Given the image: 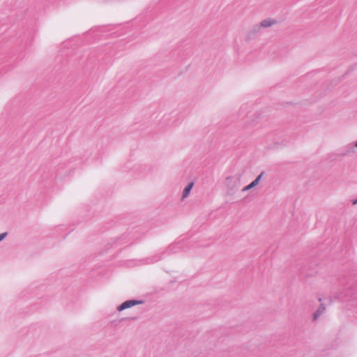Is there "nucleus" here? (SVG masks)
Instances as JSON below:
<instances>
[{"mask_svg":"<svg viewBox=\"0 0 357 357\" xmlns=\"http://www.w3.org/2000/svg\"><path fill=\"white\" fill-rule=\"evenodd\" d=\"M137 303H139V302H137V301H128L123 303L121 305H119V307H118V310L119 311H121V310H123L128 307H132Z\"/></svg>","mask_w":357,"mask_h":357,"instance_id":"1","label":"nucleus"},{"mask_svg":"<svg viewBox=\"0 0 357 357\" xmlns=\"http://www.w3.org/2000/svg\"><path fill=\"white\" fill-rule=\"evenodd\" d=\"M261 174L255 179L254 180L250 185H248V186H246L245 188H244V190H249L253 187H255V185H257L261 178Z\"/></svg>","mask_w":357,"mask_h":357,"instance_id":"2","label":"nucleus"},{"mask_svg":"<svg viewBox=\"0 0 357 357\" xmlns=\"http://www.w3.org/2000/svg\"><path fill=\"white\" fill-rule=\"evenodd\" d=\"M192 186H193V183H190L185 187V188L184 189L183 192V198H185V197H186L188 195V194L190 193Z\"/></svg>","mask_w":357,"mask_h":357,"instance_id":"3","label":"nucleus"},{"mask_svg":"<svg viewBox=\"0 0 357 357\" xmlns=\"http://www.w3.org/2000/svg\"><path fill=\"white\" fill-rule=\"evenodd\" d=\"M273 24L271 20H266L261 22V24L262 26H270Z\"/></svg>","mask_w":357,"mask_h":357,"instance_id":"4","label":"nucleus"},{"mask_svg":"<svg viewBox=\"0 0 357 357\" xmlns=\"http://www.w3.org/2000/svg\"><path fill=\"white\" fill-rule=\"evenodd\" d=\"M325 310L324 307H320L319 310L314 313V319H316Z\"/></svg>","mask_w":357,"mask_h":357,"instance_id":"5","label":"nucleus"},{"mask_svg":"<svg viewBox=\"0 0 357 357\" xmlns=\"http://www.w3.org/2000/svg\"><path fill=\"white\" fill-rule=\"evenodd\" d=\"M6 236V233L1 234H0V241L4 238V237Z\"/></svg>","mask_w":357,"mask_h":357,"instance_id":"6","label":"nucleus"},{"mask_svg":"<svg viewBox=\"0 0 357 357\" xmlns=\"http://www.w3.org/2000/svg\"><path fill=\"white\" fill-rule=\"evenodd\" d=\"M357 203V200L354 201V204H356Z\"/></svg>","mask_w":357,"mask_h":357,"instance_id":"7","label":"nucleus"},{"mask_svg":"<svg viewBox=\"0 0 357 357\" xmlns=\"http://www.w3.org/2000/svg\"><path fill=\"white\" fill-rule=\"evenodd\" d=\"M356 146L357 147V142H356Z\"/></svg>","mask_w":357,"mask_h":357,"instance_id":"8","label":"nucleus"}]
</instances>
